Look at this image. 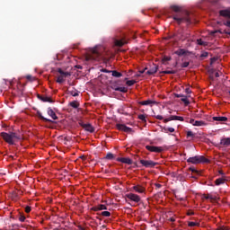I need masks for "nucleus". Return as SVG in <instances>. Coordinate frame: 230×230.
Masks as SVG:
<instances>
[{
  "label": "nucleus",
  "instance_id": "a878e982",
  "mask_svg": "<svg viewBox=\"0 0 230 230\" xmlns=\"http://www.w3.org/2000/svg\"><path fill=\"white\" fill-rule=\"evenodd\" d=\"M67 94H70L71 96H78L80 94V92H78L76 89L73 88L72 90L67 91Z\"/></svg>",
  "mask_w": 230,
  "mask_h": 230
},
{
  "label": "nucleus",
  "instance_id": "e433bc0d",
  "mask_svg": "<svg viewBox=\"0 0 230 230\" xmlns=\"http://www.w3.org/2000/svg\"><path fill=\"white\" fill-rule=\"evenodd\" d=\"M199 46H208V42L202 41L201 39L197 40Z\"/></svg>",
  "mask_w": 230,
  "mask_h": 230
},
{
  "label": "nucleus",
  "instance_id": "0eeeda50",
  "mask_svg": "<svg viewBox=\"0 0 230 230\" xmlns=\"http://www.w3.org/2000/svg\"><path fill=\"white\" fill-rule=\"evenodd\" d=\"M146 148L149 152H155V154H161V152L164 151V148L163 146H146Z\"/></svg>",
  "mask_w": 230,
  "mask_h": 230
},
{
  "label": "nucleus",
  "instance_id": "f8f14e48",
  "mask_svg": "<svg viewBox=\"0 0 230 230\" xmlns=\"http://www.w3.org/2000/svg\"><path fill=\"white\" fill-rule=\"evenodd\" d=\"M158 69H159V66L155 64H153L152 66H150L149 70H147L146 74L148 75L149 76L152 75H155Z\"/></svg>",
  "mask_w": 230,
  "mask_h": 230
},
{
  "label": "nucleus",
  "instance_id": "f704fd0d",
  "mask_svg": "<svg viewBox=\"0 0 230 230\" xmlns=\"http://www.w3.org/2000/svg\"><path fill=\"white\" fill-rule=\"evenodd\" d=\"M164 130L165 134H168V132H171V133L175 132V128H164Z\"/></svg>",
  "mask_w": 230,
  "mask_h": 230
},
{
  "label": "nucleus",
  "instance_id": "423d86ee",
  "mask_svg": "<svg viewBox=\"0 0 230 230\" xmlns=\"http://www.w3.org/2000/svg\"><path fill=\"white\" fill-rule=\"evenodd\" d=\"M140 164L144 165L145 168H154L155 166H157L158 163H155L152 160H140Z\"/></svg>",
  "mask_w": 230,
  "mask_h": 230
},
{
  "label": "nucleus",
  "instance_id": "39448f33",
  "mask_svg": "<svg viewBox=\"0 0 230 230\" xmlns=\"http://www.w3.org/2000/svg\"><path fill=\"white\" fill-rule=\"evenodd\" d=\"M78 125L84 128L86 132H90V134H93L94 132V127L91 125V123H84L82 120L78 121Z\"/></svg>",
  "mask_w": 230,
  "mask_h": 230
},
{
  "label": "nucleus",
  "instance_id": "09e8293b",
  "mask_svg": "<svg viewBox=\"0 0 230 230\" xmlns=\"http://www.w3.org/2000/svg\"><path fill=\"white\" fill-rule=\"evenodd\" d=\"M155 186L157 190L163 188V185L161 183H155Z\"/></svg>",
  "mask_w": 230,
  "mask_h": 230
},
{
  "label": "nucleus",
  "instance_id": "cd10ccee",
  "mask_svg": "<svg viewBox=\"0 0 230 230\" xmlns=\"http://www.w3.org/2000/svg\"><path fill=\"white\" fill-rule=\"evenodd\" d=\"M111 75L114 76L115 78H121V76H123V74L116 70H111Z\"/></svg>",
  "mask_w": 230,
  "mask_h": 230
},
{
  "label": "nucleus",
  "instance_id": "58836bf2",
  "mask_svg": "<svg viewBox=\"0 0 230 230\" xmlns=\"http://www.w3.org/2000/svg\"><path fill=\"white\" fill-rule=\"evenodd\" d=\"M190 172H192V173H197V175H200V172L197 171V169H195V167L191 166L189 169Z\"/></svg>",
  "mask_w": 230,
  "mask_h": 230
},
{
  "label": "nucleus",
  "instance_id": "6e6d98bb",
  "mask_svg": "<svg viewBox=\"0 0 230 230\" xmlns=\"http://www.w3.org/2000/svg\"><path fill=\"white\" fill-rule=\"evenodd\" d=\"M176 120L177 121H184V118L181 117V116H178Z\"/></svg>",
  "mask_w": 230,
  "mask_h": 230
},
{
  "label": "nucleus",
  "instance_id": "aec40b11",
  "mask_svg": "<svg viewBox=\"0 0 230 230\" xmlns=\"http://www.w3.org/2000/svg\"><path fill=\"white\" fill-rule=\"evenodd\" d=\"M226 181H227L226 179V176H223L221 178H218L215 181V184L216 186H220V184H225L226 183Z\"/></svg>",
  "mask_w": 230,
  "mask_h": 230
},
{
  "label": "nucleus",
  "instance_id": "6e6552de",
  "mask_svg": "<svg viewBox=\"0 0 230 230\" xmlns=\"http://www.w3.org/2000/svg\"><path fill=\"white\" fill-rule=\"evenodd\" d=\"M1 137L5 141V143H8V145H14V142L12 139V135L11 133L8 134L6 132H2L0 134Z\"/></svg>",
  "mask_w": 230,
  "mask_h": 230
},
{
  "label": "nucleus",
  "instance_id": "dca6fc26",
  "mask_svg": "<svg viewBox=\"0 0 230 230\" xmlns=\"http://www.w3.org/2000/svg\"><path fill=\"white\" fill-rule=\"evenodd\" d=\"M38 98L39 100H40L41 102H48L49 103H53V99L52 98H49L48 96H44V95H40V94H38Z\"/></svg>",
  "mask_w": 230,
  "mask_h": 230
},
{
  "label": "nucleus",
  "instance_id": "052dcab7",
  "mask_svg": "<svg viewBox=\"0 0 230 230\" xmlns=\"http://www.w3.org/2000/svg\"><path fill=\"white\" fill-rule=\"evenodd\" d=\"M112 71H111V70H107V69H103L102 70V73H111Z\"/></svg>",
  "mask_w": 230,
  "mask_h": 230
},
{
  "label": "nucleus",
  "instance_id": "4d7b16f0",
  "mask_svg": "<svg viewBox=\"0 0 230 230\" xmlns=\"http://www.w3.org/2000/svg\"><path fill=\"white\" fill-rule=\"evenodd\" d=\"M185 93H186L187 94H191V90H190V88H186V89H185Z\"/></svg>",
  "mask_w": 230,
  "mask_h": 230
},
{
  "label": "nucleus",
  "instance_id": "473e14b6",
  "mask_svg": "<svg viewBox=\"0 0 230 230\" xmlns=\"http://www.w3.org/2000/svg\"><path fill=\"white\" fill-rule=\"evenodd\" d=\"M162 75H175L176 71L175 70H165L161 72Z\"/></svg>",
  "mask_w": 230,
  "mask_h": 230
},
{
  "label": "nucleus",
  "instance_id": "7c9ffc66",
  "mask_svg": "<svg viewBox=\"0 0 230 230\" xmlns=\"http://www.w3.org/2000/svg\"><path fill=\"white\" fill-rule=\"evenodd\" d=\"M70 107H73V109H78L80 107V104L76 101H73L69 103Z\"/></svg>",
  "mask_w": 230,
  "mask_h": 230
},
{
  "label": "nucleus",
  "instance_id": "bb28decb",
  "mask_svg": "<svg viewBox=\"0 0 230 230\" xmlns=\"http://www.w3.org/2000/svg\"><path fill=\"white\" fill-rule=\"evenodd\" d=\"M10 134H11V137H12L13 141V139H18V140L22 139V136L21 134H17L14 132H12Z\"/></svg>",
  "mask_w": 230,
  "mask_h": 230
},
{
  "label": "nucleus",
  "instance_id": "b1692460",
  "mask_svg": "<svg viewBox=\"0 0 230 230\" xmlns=\"http://www.w3.org/2000/svg\"><path fill=\"white\" fill-rule=\"evenodd\" d=\"M140 105H155V103H157V102L155 101H152V100H147V101H142L139 102Z\"/></svg>",
  "mask_w": 230,
  "mask_h": 230
},
{
  "label": "nucleus",
  "instance_id": "4be33fe9",
  "mask_svg": "<svg viewBox=\"0 0 230 230\" xmlns=\"http://www.w3.org/2000/svg\"><path fill=\"white\" fill-rule=\"evenodd\" d=\"M219 14L221 17H226L227 19H230V11L229 10H221L219 11Z\"/></svg>",
  "mask_w": 230,
  "mask_h": 230
},
{
  "label": "nucleus",
  "instance_id": "7ed1b4c3",
  "mask_svg": "<svg viewBox=\"0 0 230 230\" xmlns=\"http://www.w3.org/2000/svg\"><path fill=\"white\" fill-rule=\"evenodd\" d=\"M58 73L59 74L57 79L58 84H64V82H66V78H67V76H71L69 72H65L62 68H58Z\"/></svg>",
  "mask_w": 230,
  "mask_h": 230
},
{
  "label": "nucleus",
  "instance_id": "393cba45",
  "mask_svg": "<svg viewBox=\"0 0 230 230\" xmlns=\"http://www.w3.org/2000/svg\"><path fill=\"white\" fill-rule=\"evenodd\" d=\"M125 43H126L125 40H114L115 46H118L119 48L125 46Z\"/></svg>",
  "mask_w": 230,
  "mask_h": 230
},
{
  "label": "nucleus",
  "instance_id": "de8ad7c7",
  "mask_svg": "<svg viewBox=\"0 0 230 230\" xmlns=\"http://www.w3.org/2000/svg\"><path fill=\"white\" fill-rule=\"evenodd\" d=\"M31 211V207L27 206V207L25 208V213H30Z\"/></svg>",
  "mask_w": 230,
  "mask_h": 230
},
{
  "label": "nucleus",
  "instance_id": "e2e57ef3",
  "mask_svg": "<svg viewBox=\"0 0 230 230\" xmlns=\"http://www.w3.org/2000/svg\"><path fill=\"white\" fill-rule=\"evenodd\" d=\"M219 175H225L224 171L220 170L218 171Z\"/></svg>",
  "mask_w": 230,
  "mask_h": 230
},
{
  "label": "nucleus",
  "instance_id": "f03ea898",
  "mask_svg": "<svg viewBox=\"0 0 230 230\" xmlns=\"http://www.w3.org/2000/svg\"><path fill=\"white\" fill-rule=\"evenodd\" d=\"M187 163H190V164H200L202 163H209V159L206 158L204 155H196L190 157Z\"/></svg>",
  "mask_w": 230,
  "mask_h": 230
},
{
  "label": "nucleus",
  "instance_id": "a211bd4d",
  "mask_svg": "<svg viewBox=\"0 0 230 230\" xmlns=\"http://www.w3.org/2000/svg\"><path fill=\"white\" fill-rule=\"evenodd\" d=\"M103 209H107V206L102 204L92 208V211H103Z\"/></svg>",
  "mask_w": 230,
  "mask_h": 230
},
{
  "label": "nucleus",
  "instance_id": "72a5a7b5",
  "mask_svg": "<svg viewBox=\"0 0 230 230\" xmlns=\"http://www.w3.org/2000/svg\"><path fill=\"white\" fill-rule=\"evenodd\" d=\"M188 226H189V227H195V226L199 227V226H200V223H197V222H189V223H188Z\"/></svg>",
  "mask_w": 230,
  "mask_h": 230
},
{
  "label": "nucleus",
  "instance_id": "2eb2a0df",
  "mask_svg": "<svg viewBox=\"0 0 230 230\" xmlns=\"http://www.w3.org/2000/svg\"><path fill=\"white\" fill-rule=\"evenodd\" d=\"M116 161H118V163H123L124 164H132V159L128 157H119L116 159Z\"/></svg>",
  "mask_w": 230,
  "mask_h": 230
},
{
  "label": "nucleus",
  "instance_id": "680f3d73",
  "mask_svg": "<svg viewBox=\"0 0 230 230\" xmlns=\"http://www.w3.org/2000/svg\"><path fill=\"white\" fill-rule=\"evenodd\" d=\"M215 76H216V78H218L220 76V74L218 72H216Z\"/></svg>",
  "mask_w": 230,
  "mask_h": 230
},
{
  "label": "nucleus",
  "instance_id": "412c9836",
  "mask_svg": "<svg viewBox=\"0 0 230 230\" xmlns=\"http://www.w3.org/2000/svg\"><path fill=\"white\" fill-rule=\"evenodd\" d=\"M111 89H113V91H119V93H128V91L126 87H118L116 85H112Z\"/></svg>",
  "mask_w": 230,
  "mask_h": 230
},
{
  "label": "nucleus",
  "instance_id": "13d9d810",
  "mask_svg": "<svg viewBox=\"0 0 230 230\" xmlns=\"http://www.w3.org/2000/svg\"><path fill=\"white\" fill-rule=\"evenodd\" d=\"M205 199H206L207 200H208V199H210V200H214V199H215L214 198H212V196H209V195L206 196Z\"/></svg>",
  "mask_w": 230,
  "mask_h": 230
},
{
  "label": "nucleus",
  "instance_id": "79ce46f5",
  "mask_svg": "<svg viewBox=\"0 0 230 230\" xmlns=\"http://www.w3.org/2000/svg\"><path fill=\"white\" fill-rule=\"evenodd\" d=\"M101 215H102V217H111V212H109V211H102V212L101 213Z\"/></svg>",
  "mask_w": 230,
  "mask_h": 230
},
{
  "label": "nucleus",
  "instance_id": "49530a36",
  "mask_svg": "<svg viewBox=\"0 0 230 230\" xmlns=\"http://www.w3.org/2000/svg\"><path fill=\"white\" fill-rule=\"evenodd\" d=\"M188 66H190V62L185 61L181 64V67H188Z\"/></svg>",
  "mask_w": 230,
  "mask_h": 230
},
{
  "label": "nucleus",
  "instance_id": "3c124183",
  "mask_svg": "<svg viewBox=\"0 0 230 230\" xmlns=\"http://www.w3.org/2000/svg\"><path fill=\"white\" fill-rule=\"evenodd\" d=\"M217 230H230V228L227 226H221Z\"/></svg>",
  "mask_w": 230,
  "mask_h": 230
},
{
  "label": "nucleus",
  "instance_id": "864d4df0",
  "mask_svg": "<svg viewBox=\"0 0 230 230\" xmlns=\"http://www.w3.org/2000/svg\"><path fill=\"white\" fill-rule=\"evenodd\" d=\"M155 118L156 119H160V120H163V119H164L163 116H161V115H155Z\"/></svg>",
  "mask_w": 230,
  "mask_h": 230
},
{
  "label": "nucleus",
  "instance_id": "20e7f679",
  "mask_svg": "<svg viewBox=\"0 0 230 230\" xmlns=\"http://www.w3.org/2000/svg\"><path fill=\"white\" fill-rule=\"evenodd\" d=\"M103 58V54L98 49H93L92 50V55L89 56L88 60H100Z\"/></svg>",
  "mask_w": 230,
  "mask_h": 230
},
{
  "label": "nucleus",
  "instance_id": "bf43d9fd",
  "mask_svg": "<svg viewBox=\"0 0 230 230\" xmlns=\"http://www.w3.org/2000/svg\"><path fill=\"white\" fill-rule=\"evenodd\" d=\"M224 24L225 26H227V28H230V21H226Z\"/></svg>",
  "mask_w": 230,
  "mask_h": 230
},
{
  "label": "nucleus",
  "instance_id": "9b49d317",
  "mask_svg": "<svg viewBox=\"0 0 230 230\" xmlns=\"http://www.w3.org/2000/svg\"><path fill=\"white\" fill-rule=\"evenodd\" d=\"M116 127L118 130H121L122 132H127V133L132 132V128L129 127H127L125 124H117Z\"/></svg>",
  "mask_w": 230,
  "mask_h": 230
},
{
  "label": "nucleus",
  "instance_id": "a18cd8bd",
  "mask_svg": "<svg viewBox=\"0 0 230 230\" xmlns=\"http://www.w3.org/2000/svg\"><path fill=\"white\" fill-rule=\"evenodd\" d=\"M146 69H148V67H146L143 70H139V74H137V76H141V75H143V73H145L146 71Z\"/></svg>",
  "mask_w": 230,
  "mask_h": 230
},
{
  "label": "nucleus",
  "instance_id": "1a4fd4ad",
  "mask_svg": "<svg viewBox=\"0 0 230 230\" xmlns=\"http://www.w3.org/2000/svg\"><path fill=\"white\" fill-rule=\"evenodd\" d=\"M126 197L129 200H132V202H136V203L141 202V197H139V195L137 194L130 192L126 194Z\"/></svg>",
  "mask_w": 230,
  "mask_h": 230
},
{
  "label": "nucleus",
  "instance_id": "c85d7f7f",
  "mask_svg": "<svg viewBox=\"0 0 230 230\" xmlns=\"http://www.w3.org/2000/svg\"><path fill=\"white\" fill-rule=\"evenodd\" d=\"M214 121H227V117H213Z\"/></svg>",
  "mask_w": 230,
  "mask_h": 230
},
{
  "label": "nucleus",
  "instance_id": "f257e3e1",
  "mask_svg": "<svg viewBox=\"0 0 230 230\" xmlns=\"http://www.w3.org/2000/svg\"><path fill=\"white\" fill-rule=\"evenodd\" d=\"M171 10L177 13L172 16L173 21H176L177 24H187V26L191 24V13L190 12H181V7L178 5H172Z\"/></svg>",
  "mask_w": 230,
  "mask_h": 230
},
{
  "label": "nucleus",
  "instance_id": "4c0bfd02",
  "mask_svg": "<svg viewBox=\"0 0 230 230\" xmlns=\"http://www.w3.org/2000/svg\"><path fill=\"white\" fill-rule=\"evenodd\" d=\"M138 119H140L141 121H144V123H146V116L140 114L138 115Z\"/></svg>",
  "mask_w": 230,
  "mask_h": 230
},
{
  "label": "nucleus",
  "instance_id": "c9c22d12",
  "mask_svg": "<svg viewBox=\"0 0 230 230\" xmlns=\"http://www.w3.org/2000/svg\"><path fill=\"white\" fill-rule=\"evenodd\" d=\"M208 57H209V53L206 51L202 52L200 55L201 60H204V58H208Z\"/></svg>",
  "mask_w": 230,
  "mask_h": 230
},
{
  "label": "nucleus",
  "instance_id": "c756f323",
  "mask_svg": "<svg viewBox=\"0 0 230 230\" xmlns=\"http://www.w3.org/2000/svg\"><path fill=\"white\" fill-rule=\"evenodd\" d=\"M105 159H108V161H112V159H116V155L112 153H108L105 156Z\"/></svg>",
  "mask_w": 230,
  "mask_h": 230
},
{
  "label": "nucleus",
  "instance_id": "338daca9",
  "mask_svg": "<svg viewBox=\"0 0 230 230\" xmlns=\"http://www.w3.org/2000/svg\"><path fill=\"white\" fill-rule=\"evenodd\" d=\"M173 120H177L178 116L177 115H172Z\"/></svg>",
  "mask_w": 230,
  "mask_h": 230
},
{
  "label": "nucleus",
  "instance_id": "5fc2aeb1",
  "mask_svg": "<svg viewBox=\"0 0 230 230\" xmlns=\"http://www.w3.org/2000/svg\"><path fill=\"white\" fill-rule=\"evenodd\" d=\"M174 96H175V98H182V97H184L183 94H179V93H175Z\"/></svg>",
  "mask_w": 230,
  "mask_h": 230
},
{
  "label": "nucleus",
  "instance_id": "9d476101",
  "mask_svg": "<svg viewBox=\"0 0 230 230\" xmlns=\"http://www.w3.org/2000/svg\"><path fill=\"white\" fill-rule=\"evenodd\" d=\"M189 123H190V125H193V127H206V125H208V123H206V121L195 120V119H190Z\"/></svg>",
  "mask_w": 230,
  "mask_h": 230
},
{
  "label": "nucleus",
  "instance_id": "ea45409f",
  "mask_svg": "<svg viewBox=\"0 0 230 230\" xmlns=\"http://www.w3.org/2000/svg\"><path fill=\"white\" fill-rule=\"evenodd\" d=\"M136 84V80H128L126 82V84L128 85V87H132Z\"/></svg>",
  "mask_w": 230,
  "mask_h": 230
},
{
  "label": "nucleus",
  "instance_id": "2f4dec72",
  "mask_svg": "<svg viewBox=\"0 0 230 230\" xmlns=\"http://www.w3.org/2000/svg\"><path fill=\"white\" fill-rule=\"evenodd\" d=\"M181 102H184V105L186 107H188V105H190V101L188 100V97L186 95H183V97H181Z\"/></svg>",
  "mask_w": 230,
  "mask_h": 230
},
{
  "label": "nucleus",
  "instance_id": "774afa93",
  "mask_svg": "<svg viewBox=\"0 0 230 230\" xmlns=\"http://www.w3.org/2000/svg\"><path fill=\"white\" fill-rule=\"evenodd\" d=\"M170 220H171V222H174V221H175V218L171 217Z\"/></svg>",
  "mask_w": 230,
  "mask_h": 230
},
{
  "label": "nucleus",
  "instance_id": "f3484780",
  "mask_svg": "<svg viewBox=\"0 0 230 230\" xmlns=\"http://www.w3.org/2000/svg\"><path fill=\"white\" fill-rule=\"evenodd\" d=\"M188 53H190V51L184 49H179L178 50H176L174 52L175 55H178V57H182L184 55H188Z\"/></svg>",
  "mask_w": 230,
  "mask_h": 230
},
{
  "label": "nucleus",
  "instance_id": "0e129e2a",
  "mask_svg": "<svg viewBox=\"0 0 230 230\" xmlns=\"http://www.w3.org/2000/svg\"><path fill=\"white\" fill-rule=\"evenodd\" d=\"M168 121H170L169 118L164 119V123H168Z\"/></svg>",
  "mask_w": 230,
  "mask_h": 230
},
{
  "label": "nucleus",
  "instance_id": "603ef678",
  "mask_svg": "<svg viewBox=\"0 0 230 230\" xmlns=\"http://www.w3.org/2000/svg\"><path fill=\"white\" fill-rule=\"evenodd\" d=\"M19 220H20V222H24V220H26V217L21 216V217H19Z\"/></svg>",
  "mask_w": 230,
  "mask_h": 230
},
{
  "label": "nucleus",
  "instance_id": "ddd939ff",
  "mask_svg": "<svg viewBox=\"0 0 230 230\" xmlns=\"http://www.w3.org/2000/svg\"><path fill=\"white\" fill-rule=\"evenodd\" d=\"M132 190L136 191V193H145L146 191V189L143 185H135L132 187Z\"/></svg>",
  "mask_w": 230,
  "mask_h": 230
},
{
  "label": "nucleus",
  "instance_id": "c03bdc74",
  "mask_svg": "<svg viewBox=\"0 0 230 230\" xmlns=\"http://www.w3.org/2000/svg\"><path fill=\"white\" fill-rule=\"evenodd\" d=\"M27 80H29L30 82H33V80H35V77L31 76V75H26Z\"/></svg>",
  "mask_w": 230,
  "mask_h": 230
},
{
  "label": "nucleus",
  "instance_id": "a19ab883",
  "mask_svg": "<svg viewBox=\"0 0 230 230\" xmlns=\"http://www.w3.org/2000/svg\"><path fill=\"white\" fill-rule=\"evenodd\" d=\"M170 60H172V58L165 56L163 58V64H166V62H170Z\"/></svg>",
  "mask_w": 230,
  "mask_h": 230
},
{
  "label": "nucleus",
  "instance_id": "37998d69",
  "mask_svg": "<svg viewBox=\"0 0 230 230\" xmlns=\"http://www.w3.org/2000/svg\"><path fill=\"white\" fill-rule=\"evenodd\" d=\"M187 137H195V134H193V131H188Z\"/></svg>",
  "mask_w": 230,
  "mask_h": 230
},
{
  "label": "nucleus",
  "instance_id": "5701e85b",
  "mask_svg": "<svg viewBox=\"0 0 230 230\" xmlns=\"http://www.w3.org/2000/svg\"><path fill=\"white\" fill-rule=\"evenodd\" d=\"M37 116L38 118L41 119L42 121H46L47 123H51V119L42 116V112H40V111H37Z\"/></svg>",
  "mask_w": 230,
  "mask_h": 230
},
{
  "label": "nucleus",
  "instance_id": "6ab92c4d",
  "mask_svg": "<svg viewBox=\"0 0 230 230\" xmlns=\"http://www.w3.org/2000/svg\"><path fill=\"white\" fill-rule=\"evenodd\" d=\"M47 113L49 114V116H50V118H52V119H58V117L57 116V113H55L53 109L48 108Z\"/></svg>",
  "mask_w": 230,
  "mask_h": 230
},
{
  "label": "nucleus",
  "instance_id": "69168bd1",
  "mask_svg": "<svg viewBox=\"0 0 230 230\" xmlns=\"http://www.w3.org/2000/svg\"><path fill=\"white\" fill-rule=\"evenodd\" d=\"M169 121H173V115H172L171 117H169Z\"/></svg>",
  "mask_w": 230,
  "mask_h": 230
},
{
  "label": "nucleus",
  "instance_id": "8fccbe9b",
  "mask_svg": "<svg viewBox=\"0 0 230 230\" xmlns=\"http://www.w3.org/2000/svg\"><path fill=\"white\" fill-rule=\"evenodd\" d=\"M187 215H188L189 217H191V216L195 215V212H193V210H189L188 213H187Z\"/></svg>",
  "mask_w": 230,
  "mask_h": 230
},
{
  "label": "nucleus",
  "instance_id": "4468645a",
  "mask_svg": "<svg viewBox=\"0 0 230 230\" xmlns=\"http://www.w3.org/2000/svg\"><path fill=\"white\" fill-rule=\"evenodd\" d=\"M221 146H224L225 148H228L230 146V137H224L220 140Z\"/></svg>",
  "mask_w": 230,
  "mask_h": 230
}]
</instances>
